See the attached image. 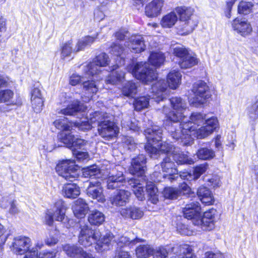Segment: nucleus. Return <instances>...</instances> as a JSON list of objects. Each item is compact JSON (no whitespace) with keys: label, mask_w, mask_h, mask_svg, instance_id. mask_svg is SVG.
<instances>
[{"label":"nucleus","mask_w":258,"mask_h":258,"mask_svg":"<svg viewBox=\"0 0 258 258\" xmlns=\"http://www.w3.org/2000/svg\"><path fill=\"white\" fill-rule=\"evenodd\" d=\"M128 47L135 53H139L144 51L146 48L144 38L141 35L132 36L130 38Z\"/></svg>","instance_id":"obj_26"},{"label":"nucleus","mask_w":258,"mask_h":258,"mask_svg":"<svg viewBox=\"0 0 258 258\" xmlns=\"http://www.w3.org/2000/svg\"><path fill=\"white\" fill-rule=\"evenodd\" d=\"M14 200V199L11 197H4L2 198L1 201L0 206L3 209H7L10 207Z\"/></svg>","instance_id":"obj_63"},{"label":"nucleus","mask_w":258,"mask_h":258,"mask_svg":"<svg viewBox=\"0 0 258 258\" xmlns=\"http://www.w3.org/2000/svg\"><path fill=\"white\" fill-rule=\"evenodd\" d=\"M83 72L84 71H83ZM89 76H91L86 75L85 72H84V75L82 77H81L77 74H73L70 78V84L72 86H75L81 82H83L84 80H85V78Z\"/></svg>","instance_id":"obj_61"},{"label":"nucleus","mask_w":258,"mask_h":258,"mask_svg":"<svg viewBox=\"0 0 258 258\" xmlns=\"http://www.w3.org/2000/svg\"><path fill=\"white\" fill-rule=\"evenodd\" d=\"M179 191V196L183 195L186 196H190L191 195H194V193L191 191L190 187L185 182H183L180 184L178 189Z\"/></svg>","instance_id":"obj_62"},{"label":"nucleus","mask_w":258,"mask_h":258,"mask_svg":"<svg viewBox=\"0 0 258 258\" xmlns=\"http://www.w3.org/2000/svg\"><path fill=\"white\" fill-rule=\"evenodd\" d=\"M125 178L122 172L115 173L112 171L107 179V186L109 189H114L123 186Z\"/></svg>","instance_id":"obj_22"},{"label":"nucleus","mask_w":258,"mask_h":258,"mask_svg":"<svg viewBox=\"0 0 258 258\" xmlns=\"http://www.w3.org/2000/svg\"><path fill=\"white\" fill-rule=\"evenodd\" d=\"M123 48L119 44H114L111 46L110 52L113 55L117 57V61L120 66L124 64V59L123 58Z\"/></svg>","instance_id":"obj_44"},{"label":"nucleus","mask_w":258,"mask_h":258,"mask_svg":"<svg viewBox=\"0 0 258 258\" xmlns=\"http://www.w3.org/2000/svg\"><path fill=\"white\" fill-rule=\"evenodd\" d=\"M161 166L163 172L167 173L163 175L164 177H166V175H167L169 176V178H173L171 176L174 174H177V170L175 168L174 163L171 160L170 156H167L164 158L161 163Z\"/></svg>","instance_id":"obj_29"},{"label":"nucleus","mask_w":258,"mask_h":258,"mask_svg":"<svg viewBox=\"0 0 258 258\" xmlns=\"http://www.w3.org/2000/svg\"><path fill=\"white\" fill-rule=\"evenodd\" d=\"M192 249L191 247L186 244L180 245L178 247V251L176 253L178 254L179 258L182 257H188L192 256L193 254L191 253Z\"/></svg>","instance_id":"obj_52"},{"label":"nucleus","mask_w":258,"mask_h":258,"mask_svg":"<svg viewBox=\"0 0 258 258\" xmlns=\"http://www.w3.org/2000/svg\"><path fill=\"white\" fill-rule=\"evenodd\" d=\"M165 60L164 54L161 52H152L149 58V61L155 67H159L163 63Z\"/></svg>","instance_id":"obj_45"},{"label":"nucleus","mask_w":258,"mask_h":258,"mask_svg":"<svg viewBox=\"0 0 258 258\" xmlns=\"http://www.w3.org/2000/svg\"><path fill=\"white\" fill-rule=\"evenodd\" d=\"M164 5V0H152L145 7V14L148 18H156L160 15Z\"/></svg>","instance_id":"obj_17"},{"label":"nucleus","mask_w":258,"mask_h":258,"mask_svg":"<svg viewBox=\"0 0 258 258\" xmlns=\"http://www.w3.org/2000/svg\"><path fill=\"white\" fill-rule=\"evenodd\" d=\"M97 33L94 36L87 35L79 39L74 48L75 52H78L84 50L86 47L90 46L93 44L98 37Z\"/></svg>","instance_id":"obj_36"},{"label":"nucleus","mask_w":258,"mask_h":258,"mask_svg":"<svg viewBox=\"0 0 258 258\" xmlns=\"http://www.w3.org/2000/svg\"><path fill=\"white\" fill-rule=\"evenodd\" d=\"M171 155L174 160L178 164H191L194 163L192 159L188 158L186 155L181 153L178 148H174V150H173Z\"/></svg>","instance_id":"obj_39"},{"label":"nucleus","mask_w":258,"mask_h":258,"mask_svg":"<svg viewBox=\"0 0 258 258\" xmlns=\"http://www.w3.org/2000/svg\"><path fill=\"white\" fill-rule=\"evenodd\" d=\"M20 212V210L18 207L17 201L14 199L9 207V213L11 215H15L19 214Z\"/></svg>","instance_id":"obj_64"},{"label":"nucleus","mask_w":258,"mask_h":258,"mask_svg":"<svg viewBox=\"0 0 258 258\" xmlns=\"http://www.w3.org/2000/svg\"><path fill=\"white\" fill-rule=\"evenodd\" d=\"M162 133V130L157 126H154L145 131V134L148 141L145 149L151 157H154L160 152L167 153V156H171L172 154L175 147L169 145L166 142L161 143L160 145H156L160 141Z\"/></svg>","instance_id":"obj_2"},{"label":"nucleus","mask_w":258,"mask_h":258,"mask_svg":"<svg viewBox=\"0 0 258 258\" xmlns=\"http://www.w3.org/2000/svg\"><path fill=\"white\" fill-rule=\"evenodd\" d=\"M208 169V165L207 164H201L195 168L192 175L193 179H197L200 176L203 174Z\"/></svg>","instance_id":"obj_60"},{"label":"nucleus","mask_w":258,"mask_h":258,"mask_svg":"<svg viewBox=\"0 0 258 258\" xmlns=\"http://www.w3.org/2000/svg\"><path fill=\"white\" fill-rule=\"evenodd\" d=\"M53 124L57 128L60 130L68 131L72 130V126L67 123V118L65 117L55 120Z\"/></svg>","instance_id":"obj_56"},{"label":"nucleus","mask_w":258,"mask_h":258,"mask_svg":"<svg viewBox=\"0 0 258 258\" xmlns=\"http://www.w3.org/2000/svg\"><path fill=\"white\" fill-rule=\"evenodd\" d=\"M127 71L138 80L148 84L157 78L155 71L147 62L133 63L127 67Z\"/></svg>","instance_id":"obj_4"},{"label":"nucleus","mask_w":258,"mask_h":258,"mask_svg":"<svg viewBox=\"0 0 258 258\" xmlns=\"http://www.w3.org/2000/svg\"><path fill=\"white\" fill-rule=\"evenodd\" d=\"M62 191L64 197L75 199L80 195V188L76 183H67L63 185Z\"/></svg>","instance_id":"obj_33"},{"label":"nucleus","mask_w":258,"mask_h":258,"mask_svg":"<svg viewBox=\"0 0 258 258\" xmlns=\"http://www.w3.org/2000/svg\"><path fill=\"white\" fill-rule=\"evenodd\" d=\"M158 189L153 183L150 182L147 184V193L149 200L153 204L158 201Z\"/></svg>","instance_id":"obj_43"},{"label":"nucleus","mask_w":258,"mask_h":258,"mask_svg":"<svg viewBox=\"0 0 258 258\" xmlns=\"http://www.w3.org/2000/svg\"><path fill=\"white\" fill-rule=\"evenodd\" d=\"M101 233L97 230H93L88 225H84L80 227L78 235L79 243L85 247L90 246L93 244L98 245L103 244L108 245L115 243L114 241L115 236L112 233H106L102 239Z\"/></svg>","instance_id":"obj_3"},{"label":"nucleus","mask_w":258,"mask_h":258,"mask_svg":"<svg viewBox=\"0 0 258 258\" xmlns=\"http://www.w3.org/2000/svg\"><path fill=\"white\" fill-rule=\"evenodd\" d=\"M149 98L143 96L136 99L134 102V106L137 111H140L147 108L149 105Z\"/></svg>","instance_id":"obj_48"},{"label":"nucleus","mask_w":258,"mask_h":258,"mask_svg":"<svg viewBox=\"0 0 258 258\" xmlns=\"http://www.w3.org/2000/svg\"><path fill=\"white\" fill-rule=\"evenodd\" d=\"M197 195L201 201L206 205H212L214 202L212 193L209 188L205 186H201L199 188Z\"/></svg>","instance_id":"obj_32"},{"label":"nucleus","mask_w":258,"mask_h":258,"mask_svg":"<svg viewBox=\"0 0 258 258\" xmlns=\"http://www.w3.org/2000/svg\"><path fill=\"white\" fill-rule=\"evenodd\" d=\"M232 25L234 30L242 36L247 35L252 32V28L250 24L242 19L238 18L235 19Z\"/></svg>","instance_id":"obj_23"},{"label":"nucleus","mask_w":258,"mask_h":258,"mask_svg":"<svg viewBox=\"0 0 258 258\" xmlns=\"http://www.w3.org/2000/svg\"><path fill=\"white\" fill-rule=\"evenodd\" d=\"M181 75L179 71H172L167 76L168 87L172 89L177 88L181 83Z\"/></svg>","instance_id":"obj_34"},{"label":"nucleus","mask_w":258,"mask_h":258,"mask_svg":"<svg viewBox=\"0 0 258 258\" xmlns=\"http://www.w3.org/2000/svg\"><path fill=\"white\" fill-rule=\"evenodd\" d=\"M192 92L194 97L190 98L189 102L191 105L195 107L204 104L211 97L209 87L203 81L194 84Z\"/></svg>","instance_id":"obj_8"},{"label":"nucleus","mask_w":258,"mask_h":258,"mask_svg":"<svg viewBox=\"0 0 258 258\" xmlns=\"http://www.w3.org/2000/svg\"><path fill=\"white\" fill-rule=\"evenodd\" d=\"M83 90L85 93L88 95V99L84 101H87L90 100V97L96 94L98 90V85L96 84L94 81H85L83 82Z\"/></svg>","instance_id":"obj_41"},{"label":"nucleus","mask_w":258,"mask_h":258,"mask_svg":"<svg viewBox=\"0 0 258 258\" xmlns=\"http://www.w3.org/2000/svg\"><path fill=\"white\" fill-rule=\"evenodd\" d=\"M146 158L143 155H140L134 158L130 168V173L137 176H142L145 173L146 166Z\"/></svg>","instance_id":"obj_19"},{"label":"nucleus","mask_w":258,"mask_h":258,"mask_svg":"<svg viewBox=\"0 0 258 258\" xmlns=\"http://www.w3.org/2000/svg\"><path fill=\"white\" fill-rule=\"evenodd\" d=\"M128 184L133 188V190L136 197L140 201L145 199L143 188L144 183H141L138 179L131 178L128 180Z\"/></svg>","instance_id":"obj_31"},{"label":"nucleus","mask_w":258,"mask_h":258,"mask_svg":"<svg viewBox=\"0 0 258 258\" xmlns=\"http://www.w3.org/2000/svg\"><path fill=\"white\" fill-rule=\"evenodd\" d=\"M204 124L205 125L207 128L210 130L212 133L218 127V121L215 117H212L209 119L204 120Z\"/></svg>","instance_id":"obj_58"},{"label":"nucleus","mask_w":258,"mask_h":258,"mask_svg":"<svg viewBox=\"0 0 258 258\" xmlns=\"http://www.w3.org/2000/svg\"><path fill=\"white\" fill-rule=\"evenodd\" d=\"M197 156L199 159L207 160L214 157L215 154L214 151L207 148H203L200 149L197 153Z\"/></svg>","instance_id":"obj_54"},{"label":"nucleus","mask_w":258,"mask_h":258,"mask_svg":"<svg viewBox=\"0 0 258 258\" xmlns=\"http://www.w3.org/2000/svg\"><path fill=\"white\" fill-rule=\"evenodd\" d=\"M105 219L104 214L102 212L96 210L91 211L88 218V221L91 225L96 226L103 224Z\"/></svg>","instance_id":"obj_38"},{"label":"nucleus","mask_w":258,"mask_h":258,"mask_svg":"<svg viewBox=\"0 0 258 258\" xmlns=\"http://www.w3.org/2000/svg\"><path fill=\"white\" fill-rule=\"evenodd\" d=\"M96 121L98 122L99 135L102 138L110 139L118 134V128L114 122L108 119L104 114L98 111H95L93 114L90 113L89 118L87 121L75 123V125L82 131L89 130L92 127V124Z\"/></svg>","instance_id":"obj_1"},{"label":"nucleus","mask_w":258,"mask_h":258,"mask_svg":"<svg viewBox=\"0 0 258 258\" xmlns=\"http://www.w3.org/2000/svg\"><path fill=\"white\" fill-rule=\"evenodd\" d=\"M60 103H72L68 105L67 108L58 111L65 115H74L77 112L84 111L85 107L81 104L78 100H73L71 94L62 93L59 96Z\"/></svg>","instance_id":"obj_10"},{"label":"nucleus","mask_w":258,"mask_h":258,"mask_svg":"<svg viewBox=\"0 0 258 258\" xmlns=\"http://www.w3.org/2000/svg\"><path fill=\"white\" fill-rule=\"evenodd\" d=\"M99 174L100 169L96 165H93L83 169V175L85 177L96 176L97 178H99Z\"/></svg>","instance_id":"obj_50"},{"label":"nucleus","mask_w":258,"mask_h":258,"mask_svg":"<svg viewBox=\"0 0 258 258\" xmlns=\"http://www.w3.org/2000/svg\"><path fill=\"white\" fill-rule=\"evenodd\" d=\"M167 88V83L164 80L158 81L152 87V98L156 102L162 100L165 97V92Z\"/></svg>","instance_id":"obj_21"},{"label":"nucleus","mask_w":258,"mask_h":258,"mask_svg":"<svg viewBox=\"0 0 258 258\" xmlns=\"http://www.w3.org/2000/svg\"><path fill=\"white\" fill-rule=\"evenodd\" d=\"M72 46L73 42L72 40L69 41L62 45L61 48V57L62 58L70 56L72 52H75Z\"/></svg>","instance_id":"obj_53"},{"label":"nucleus","mask_w":258,"mask_h":258,"mask_svg":"<svg viewBox=\"0 0 258 258\" xmlns=\"http://www.w3.org/2000/svg\"><path fill=\"white\" fill-rule=\"evenodd\" d=\"M253 5L250 2H241L238 7V12L241 14L247 15L251 11Z\"/></svg>","instance_id":"obj_55"},{"label":"nucleus","mask_w":258,"mask_h":258,"mask_svg":"<svg viewBox=\"0 0 258 258\" xmlns=\"http://www.w3.org/2000/svg\"><path fill=\"white\" fill-rule=\"evenodd\" d=\"M100 180L99 179L96 180L92 179L89 182V184L86 189V193L90 198L103 203L106 199L103 194V189Z\"/></svg>","instance_id":"obj_14"},{"label":"nucleus","mask_w":258,"mask_h":258,"mask_svg":"<svg viewBox=\"0 0 258 258\" xmlns=\"http://www.w3.org/2000/svg\"><path fill=\"white\" fill-rule=\"evenodd\" d=\"M175 11L179 17L180 21L194 20L192 16L194 10L192 8L185 6L179 7L175 9Z\"/></svg>","instance_id":"obj_40"},{"label":"nucleus","mask_w":258,"mask_h":258,"mask_svg":"<svg viewBox=\"0 0 258 258\" xmlns=\"http://www.w3.org/2000/svg\"><path fill=\"white\" fill-rule=\"evenodd\" d=\"M212 132L207 128V127L203 124V125L199 129L197 128L195 130H191V132H188V135L184 134V136H175L174 134H171L172 137L176 140L181 139V142L183 143L184 145H188L192 141L191 136H194L199 139H204L212 134Z\"/></svg>","instance_id":"obj_12"},{"label":"nucleus","mask_w":258,"mask_h":258,"mask_svg":"<svg viewBox=\"0 0 258 258\" xmlns=\"http://www.w3.org/2000/svg\"><path fill=\"white\" fill-rule=\"evenodd\" d=\"M201 208L198 202H192L187 204L183 209L182 212L185 218L192 220L196 225V221L201 218Z\"/></svg>","instance_id":"obj_16"},{"label":"nucleus","mask_w":258,"mask_h":258,"mask_svg":"<svg viewBox=\"0 0 258 258\" xmlns=\"http://www.w3.org/2000/svg\"><path fill=\"white\" fill-rule=\"evenodd\" d=\"M173 111L166 115L167 119L174 122L180 121L185 118L184 113L187 108L186 102L180 97H172L170 99Z\"/></svg>","instance_id":"obj_9"},{"label":"nucleus","mask_w":258,"mask_h":258,"mask_svg":"<svg viewBox=\"0 0 258 258\" xmlns=\"http://www.w3.org/2000/svg\"><path fill=\"white\" fill-rule=\"evenodd\" d=\"M178 18L176 13L171 12L162 17L160 24L164 28H170L175 24Z\"/></svg>","instance_id":"obj_37"},{"label":"nucleus","mask_w":258,"mask_h":258,"mask_svg":"<svg viewBox=\"0 0 258 258\" xmlns=\"http://www.w3.org/2000/svg\"><path fill=\"white\" fill-rule=\"evenodd\" d=\"M173 53L177 57L181 59L189 54L188 50L182 46H177L173 47Z\"/></svg>","instance_id":"obj_59"},{"label":"nucleus","mask_w":258,"mask_h":258,"mask_svg":"<svg viewBox=\"0 0 258 258\" xmlns=\"http://www.w3.org/2000/svg\"><path fill=\"white\" fill-rule=\"evenodd\" d=\"M179 191L178 189L168 187L164 188L163 191V195L166 199H174L179 196Z\"/></svg>","instance_id":"obj_57"},{"label":"nucleus","mask_w":258,"mask_h":258,"mask_svg":"<svg viewBox=\"0 0 258 258\" xmlns=\"http://www.w3.org/2000/svg\"><path fill=\"white\" fill-rule=\"evenodd\" d=\"M109 62L108 55L102 52L97 55L92 62L84 67V71L86 75L94 76L100 72V67L107 66Z\"/></svg>","instance_id":"obj_11"},{"label":"nucleus","mask_w":258,"mask_h":258,"mask_svg":"<svg viewBox=\"0 0 258 258\" xmlns=\"http://www.w3.org/2000/svg\"><path fill=\"white\" fill-rule=\"evenodd\" d=\"M173 250V247L168 246H160L154 249L150 245H142L137 247L136 254L139 258H148L151 255H153L154 258H166Z\"/></svg>","instance_id":"obj_7"},{"label":"nucleus","mask_w":258,"mask_h":258,"mask_svg":"<svg viewBox=\"0 0 258 258\" xmlns=\"http://www.w3.org/2000/svg\"><path fill=\"white\" fill-rule=\"evenodd\" d=\"M206 115L200 113H193L190 116V120L187 122H185L183 119L179 124L180 130H175L173 131L172 127L168 126L167 129L170 131L171 134H174L175 136H183L184 134L188 135V132L191 130H195L199 126L204 124L205 120Z\"/></svg>","instance_id":"obj_5"},{"label":"nucleus","mask_w":258,"mask_h":258,"mask_svg":"<svg viewBox=\"0 0 258 258\" xmlns=\"http://www.w3.org/2000/svg\"><path fill=\"white\" fill-rule=\"evenodd\" d=\"M124 73L121 71L112 72L111 76L106 80L107 84H115L124 78Z\"/></svg>","instance_id":"obj_49"},{"label":"nucleus","mask_w":258,"mask_h":258,"mask_svg":"<svg viewBox=\"0 0 258 258\" xmlns=\"http://www.w3.org/2000/svg\"><path fill=\"white\" fill-rule=\"evenodd\" d=\"M30 243V240L27 237L23 236L16 237L13 243L12 250L17 254H23L28 250Z\"/></svg>","instance_id":"obj_20"},{"label":"nucleus","mask_w":258,"mask_h":258,"mask_svg":"<svg viewBox=\"0 0 258 258\" xmlns=\"http://www.w3.org/2000/svg\"><path fill=\"white\" fill-rule=\"evenodd\" d=\"M0 103L18 107L22 104V102L19 95H15L13 90L7 89L0 90Z\"/></svg>","instance_id":"obj_15"},{"label":"nucleus","mask_w":258,"mask_h":258,"mask_svg":"<svg viewBox=\"0 0 258 258\" xmlns=\"http://www.w3.org/2000/svg\"><path fill=\"white\" fill-rule=\"evenodd\" d=\"M198 61L197 59L189 53L185 57H183L179 61V65L181 69H188L196 65Z\"/></svg>","instance_id":"obj_42"},{"label":"nucleus","mask_w":258,"mask_h":258,"mask_svg":"<svg viewBox=\"0 0 258 258\" xmlns=\"http://www.w3.org/2000/svg\"><path fill=\"white\" fill-rule=\"evenodd\" d=\"M217 217V212L214 209H211L205 212L203 216L196 221V225L200 226L203 230H211L214 228Z\"/></svg>","instance_id":"obj_13"},{"label":"nucleus","mask_w":258,"mask_h":258,"mask_svg":"<svg viewBox=\"0 0 258 258\" xmlns=\"http://www.w3.org/2000/svg\"><path fill=\"white\" fill-rule=\"evenodd\" d=\"M178 26V32L181 35H187L194 30L197 26L198 22L194 20L180 21Z\"/></svg>","instance_id":"obj_35"},{"label":"nucleus","mask_w":258,"mask_h":258,"mask_svg":"<svg viewBox=\"0 0 258 258\" xmlns=\"http://www.w3.org/2000/svg\"><path fill=\"white\" fill-rule=\"evenodd\" d=\"M120 213L122 217L133 220L140 219L144 215L143 211L135 206L123 208L120 210Z\"/></svg>","instance_id":"obj_28"},{"label":"nucleus","mask_w":258,"mask_h":258,"mask_svg":"<svg viewBox=\"0 0 258 258\" xmlns=\"http://www.w3.org/2000/svg\"><path fill=\"white\" fill-rule=\"evenodd\" d=\"M75 136L72 133H66L62 132L60 134V141L67 147L72 148L73 146V143L75 140Z\"/></svg>","instance_id":"obj_51"},{"label":"nucleus","mask_w":258,"mask_h":258,"mask_svg":"<svg viewBox=\"0 0 258 258\" xmlns=\"http://www.w3.org/2000/svg\"><path fill=\"white\" fill-rule=\"evenodd\" d=\"M131 192L124 189H119L114 192L109 198V202L115 206H125L129 202Z\"/></svg>","instance_id":"obj_18"},{"label":"nucleus","mask_w":258,"mask_h":258,"mask_svg":"<svg viewBox=\"0 0 258 258\" xmlns=\"http://www.w3.org/2000/svg\"><path fill=\"white\" fill-rule=\"evenodd\" d=\"M72 209L76 217L82 218L87 214L89 208L85 200L82 199H78L75 202Z\"/></svg>","instance_id":"obj_27"},{"label":"nucleus","mask_w":258,"mask_h":258,"mask_svg":"<svg viewBox=\"0 0 258 258\" xmlns=\"http://www.w3.org/2000/svg\"><path fill=\"white\" fill-rule=\"evenodd\" d=\"M58 174L67 180L73 181L77 179L80 172L79 166L73 160H66L60 162L56 167Z\"/></svg>","instance_id":"obj_6"},{"label":"nucleus","mask_w":258,"mask_h":258,"mask_svg":"<svg viewBox=\"0 0 258 258\" xmlns=\"http://www.w3.org/2000/svg\"><path fill=\"white\" fill-rule=\"evenodd\" d=\"M31 101L32 107L36 112H39L42 109L44 99L39 89L35 88L31 92Z\"/></svg>","instance_id":"obj_25"},{"label":"nucleus","mask_w":258,"mask_h":258,"mask_svg":"<svg viewBox=\"0 0 258 258\" xmlns=\"http://www.w3.org/2000/svg\"><path fill=\"white\" fill-rule=\"evenodd\" d=\"M114 241L120 246H122L123 245L134 244L137 242H140V239L139 238L131 239L126 236H121L119 237L118 235H116Z\"/></svg>","instance_id":"obj_47"},{"label":"nucleus","mask_w":258,"mask_h":258,"mask_svg":"<svg viewBox=\"0 0 258 258\" xmlns=\"http://www.w3.org/2000/svg\"><path fill=\"white\" fill-rule=\"evenodd\" d=\"M137 86L133 82H128L122 88V92L123 95L130 97L137 93Z\"/></svg>","instance_id":"obj_46"},{"label":"nucleus","mask_w":258,"mask_h":258,"mask_svg":"<svg viewBox=\"0 0 258 258\" xmlns=\"http://www.w3.org/2000/svg\"><path fill=\"white\" fill-rule=\"evenodd\" d=\"M54 210H51L53 212L54 220L57 221L62 222L66 218V206L62 200L57 201L54 205Z\"/></svg>","instance_id":"obj_30"},{"label":"nucleus","mask_w":258,"mask_h":258,"mask_svg":"<svg viewBox=\"0 0 258 258\" xmlns=\"http://www.w3.org/2000/svg\"><path fill=\"white\" fill-rule=\"evenodd\" d=\"M63 250L69 257L72 258H85L87 252L76 245L67 244L63 246Z\"/></svg>","instance_id":"obj_24"}]
</instances>
